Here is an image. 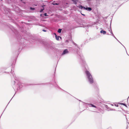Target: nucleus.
Instances as JSON below:
<instances>
[{"label": "nucleus", "mask_w": 129, "mask_h": 129, "mask_svg": "<svg viewBox=\"0 0 129 129\" xmlns=\"http://www.w3.org/2000/svg\"><path fill=\"white\" fill-rule=\"evenodd\" d=\"M1 1H2V0H1Z\"/></svg>", "instance_id": "29"}, {"label": "nucleus", "mask_w": 129, "mask_h": 129, "mask_svg": "<svg viewBox=\"0 0 129 129\" xmlns=\"http://www.w3.org/2000/svg\"><path fill=\"white\" fill-rule=\"evenodd\" d=\"M61 30H62L61 29H58V30L57 32L58 33H60L61 32Z\"/></svg>", "instance_id": "12"}, {"label": "nucleus", "mask_w": 129, "mask_h": 129, "mask_svg": "<svg viewBox=\"0 0 129 129\" xmlns=\"http://www.w3.org/2000/svg\"><path fill=\"white\" fill-rule=\"evenodd\" d=\"M19 88L18 87L17 88V90H19L20 88L21 87V85H19Z\"/></svg>", "instance_id": "16"}, {"label": "nucleus", "mask_w": 129, "mask_h": 129, "mask_svg": "<svg viewBox=\"0 0 129 129\" xmlns=\"http://www.w3.org/2000/svg\"><path fill=\"white\" fill-rule=\"evenodd\" d=\"M115 105L117 107H118V105Z\"/></svg>", "instance_id": "26"}, {"label": "nucleus", "mask_w": 129, "mask_h": 129, "mask_svg": "<svg viewBox=\"0 0 129 129\" xmlns=\"http://www.w3.org/2000/svg\"><path fill=\"white\" fill-rule=\"evenodd\" d=\"M54 34L55 35V37H56V36H57L56 33H54Z\"/></svg>", "instance_id": "23"}, {"label": "nucleus", "mask_w": 129, "mask_h": 129, "mask_svg": "<svg viewBox=\"0 0 129 129\" xmlns=\"http://www.w3.org/2000/svg\"><path fill=\"white\" fill-rule=\"evenodd\" d=\"M68 52L67 49H65L63 51V52H62V53L61 54V55H63L65 54H66L67 53H68Z\"/></svg>", "instance_id": "3"}, {"label": "nucleus", "mask_w": 129, "mask_h": 129, "mask_svg": "<svg viewBox=\"0 0 129 129\" xmlns=\"http://www.w3.org/2000/svg\"><path fill=\"white\" fill-rule=\"evenodd\" d=\"M14 83H15V81L14 82Z\"/></svg>", "instance_id": "28"}, {"label": "nucleus", "mask_w": 129, "mask_h": 129, "mask_svg": "<svg viewBox=\"0 0 129 129\" xmlns=\"http://www.w3.org/2000/svg\"><path fill=\"white\" fill-rule=\"evenodd\" d=\"M52 4L53 5H59V4L55 2V1H54L52 3Z\"/></svg>", "instance_id": "9"}, {"label": "nucleus", "mask_w": 129, "mask_h": 129, "mask_svg": "<svg viewBox=\"0 0 129 129\" xmlns=\"http://www.w3.org/2000/svg\"><path fill=\"white\" fill-rule=\"evenodd\" d=\"M73 43L74 45H75L78 48V45L77 44L74 43L73 42Z\"/></svg>", "instance_id": "15"}, {"label": "nucleus", "mask_w": 129, "mask_h": 129, "mask_svg": "<svg viewBox=\"0 0 129 129\" xmlns=\"http://www.w3.org/2000/svg\"><path fill=\"white\" fill-rule=\"evenodd\" d=\"M59 36H56V37H55V38H56V39L57 40H59Z\"/></svg>", "instance_id": "14"}, {"label": "nucleus", "mask_w": 129, "mask_h": 129, "mask_svg": "<svg viewBox=\"0 0 129 129\" xmlns=\"http://www.w3.org/2000/svg\"><path fill=\"white\" fill-rule=\"evenodd\" d=\"M110 28H111V26L110 27ZM109 31L111 32L110 28V29H109Z\"/></svg>", "instance_id": "22"}, {"label": "nucleus", "mask_w": 129, "mask_h": 129, "mask_svg": "<svg viewBox=\"0 0 129 129\" xmlns=\"http://www.w3.org/2000/svg\"><path fill=\"white\" fill-rule=\"evenodd\" d=\"M86 10H87L88 11H90L92 10V9L90 7H86Z\"/></svg>", "instance_id": "6"}, {"label": "nucleus", "mask_w": 129, "mask_h": 129, "mask_svg": "<svg viewBox=\"0 0 129 129\" xmlns=\"http://www.w3.org/2000/svg\"><path fill=\"white\" fill-rule=\"evenodd\" d=\"M45 6V5H43L42 6V7L43 8V9H41V10L40 11V13H42L43 12V11L44 10V7Z\"/></svg>", "instance_id": "7"}, {"label": "nucleus", "mask_w": 129, "mask_h": 129, "mask_svg": "<svg viewBox=\"0 0 129 129\" xmlns=\"http://www.w3.org/2000/svg\"><path fill=\"white\" fill-rule=\"evenodd\" d=\"M13 87L14 88V89H16V88H15L13 86Z\"/></svg>", "instance_id": "24"}, {"label": "nucleus", "mask_w": 129, "mask_h": 129, "mask_svg": "<svg viewBox=\"0 0 129 129\" xmlns=\"http://www.w3.org/2000/svg\"><path fill=\"white\" fill-rule=\"evenodd\" d=\"M42 31H44V32H46V30H45V29H43L42 30Z\"/></svg>", "instance_id": "21"}, {"label": "nucleus", "mask_w": 129, "mask_h": 129, "mask_svg": "<svg viewBox=\"0 0 129 129\" xmlns=\"http://www.w3.org/2000/svg\"><path fill=\"white\" fill-rule=\"evenodd\" d=\"M110 30H111V34L112 36H113V35H114L113 34L112 32L111 28H110Z\"/></svg>", "instance_id": "13"}, {"label": "nucleus", "mask_w": 129, "mask_h": 129, "mask_svg": "<svg viewBox=\"0 0 129 129\" xmlns=\"http://www.w3.org/2000/svg\"><path fill=\"white\" fill-rule=\"evenodd\" d=\"M113 37L114 38H115L116 40H117L124 47V48L125 49H126V48H125V47L123 45H122L121 43H120L119 41L116 38V37H115V36H114V35H113Z\"/></svg>", "instance_id": "11"}, {"label": "nucleus", "mask_w": 129, "mask_h": 129, "mask_svg": "<svg viewBox=\"0 0 129 129\" xmlns=\"http://www.w3.org/2000/svg\"><path fill=\"white\" fill-rule=\"evenodd\" d=\"M105 107L106 108H107V109H109V107H108V106H107V105H106L105 106Z\"/></svg>", "instance_id": "19"}, {"label": "nucleus", "mask_w": 129, "mask_h": 129, "mask_svg": "<svg viewBox=\"0 0 129 129\" xmlns=\"http://www.w3.org/2000/svg\"><path fill=\"white\" fill-rule=\"evenodd\" d=\"M89 106L90 107H93L95 108H96V106H95L93 104H89Z\"/></svg>", "instance_id": "8"}, {"label": "nucleus", "mask_w": 129, "mask_h": 129, "mask_svg": "<svg viewBox=\"0 0 129 129\" xmlns=\"http://www.w3.org/2000/svg\"><path fill=\"white\" fill-rule=\"evenodd\" d=\"M100 33L102 34V33L104 35H105L106 34V32L105 31L103 30H102L101 31Z\"/></svg>", "instance_id": "5"}, {"label": "nucleus", "mask_w": 129, "mask_h": 129, "mask_svg": "<svg viewBox=\"0 0 129 129\" xmlns=\"http://www.w3.org/2000/svg\"><path fill=\"white\" fill-rule=\"evenodd\" d=\"M79 8L81 9H83L84 10H85L86 9V8H85V7L83 6L82 5H80L79 6Z\"/></svg>", "instance_id": "4"}, {"label": "nucleus", "mask_w": 129, "mask_h": 129, "mask_svg": "<svg viewBox=\"0 0 129 129\" xmlns=\"http://www.w3.org/2000/svg\"><path fill=\"white\" fill-rule=\"evenodd\" d=\"M44 15L45 16H47V14L46 13H44Z\"/></svg>", "instance_id": "20"}, {"label": "nucleus", "mask_w": 129, "mask_h": 129, "mask_svg": "<svg viewBox=\"0 0 129 129\" xmlns=\"http://www.w3.org/2000/svg\"><path fill=\"white\" fill-rule=\"evenodd\" d=\"M107 35H109V34H108V33H107Z\"/></svg>", "instance_id": "27"}, {"label": "nucleus", "mask_w": 129, "mask_h": 129, "mask_svg": "<svg viewBox=\"0 0 129 129\" xmlns=\"http://www.w3.org/2000/svg\"><path fill=\"white\" fill-rule=\"evenodd\" d=\"M79 58H80L81 59V60H82L83 63V64L84 65L85 64V62L84 60V58L82 54H79Z\"/></svg>", "instance_id": "2"}, {"label": "nucleus", "mask_w": 129, "mask_h": 129, "mask_svg": "<svg viewBox=\"0 0 129 129\" xmlns=\"http://www.w3.org/2000/svg\"><path fill=\"white\" fill-rule=\"evenodd\" d=\"M72 1H73L74 3L75 4H77V2H78V0H71Z\"/></svg>", "instance_id": "10"}, {"label": "nucleus", "mask_w": 129, "mask_h": 129, "mask_svg": "<svg viewBox=\"0 0 129 129\" xmlns=\"http://www.w3.org/2000/svg\"><path fill=\"white\" fill-rule=\"evenodd\" d=\"M82 15L84 16H85V14H81Z\"/></svg>", "instance_id": "25"}, {"label": "nucleus", "mask_w": 129, "mask_h": 129, "mask_svg": "<svg viewBox=\"0 0 129 129\" xmlns=\"http://www.w3.org/2000/svg\"><path fill=\"white\" fill-rule=\"evenodd\" d=\"M30 9L32 10H34L35 9V8H33L31 7L30 8Z\"/></svg>", "instance_id": "17"}, {"label": "nucleus", "mask_w": 129, "mask_h": 129, "mask_svg": "<svg viewBox=\"0 0 129 129\" xmlns=\"http://www.w3.org/2000/svg\"><path fill=\"white\" fill-rule=\"evenodd\" d=\"M85 73L89 82L91 84L93 83V79L91 74L87 71H85Z\"/></svg>", "instance_id": "1"}, {"label": "nucleus", "mask_w": 129, "mask_h": 129, "mask_svg": "<svg viewBox=\"0 0 129 129\" xmlns=\"http://www.w3.org/2000/svg\"><path fill=\"white\" fill-rule=\"evenodd\" d=\"M121 104L125 106H126V107H127L126 105L122 103Z\"/></svg>", "instance_id": "18"}]
</instances>
